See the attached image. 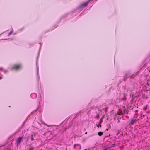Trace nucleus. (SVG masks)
<instances>
[{
    "label": "nucleus",
    "instance_id": "obj_7",
    "mask_svg": "<svg viewBox=\"0 0 150 150\" xmlns=\"http://www.w3.org/2000/svg\"><path fill=\"white\" fill-rule=\"evenodd\" d=\"M33 148L32 147H31L29 148V150H33Z\"/></svg>",
    "mask_w": 150,
    "mask_h": 150
},
{
    "label": "nucleus",
    "instance_id": "obj_8",
    "mask_svg": "<svg viewBox=\"0 0 150 150\" xmlns=\"http://www.w3.org/2000/svg\"><path fill=\"white\" fill-rule=\"evenodd\" d=\"M12 31H11L10 33L8 34V35L9 36L12 33Z\"/></svg>",
    "mask_w": 150,
    "mask_h": 150
},
{
    "label": "nucleus",
    "instance_id": "obj_9",
    "mask_svg": "<svg viewBox=\"0 0 150 150\" xmlns=\"http://www.w3.org/2000/svg\"><path fill=\"white\" fill-rule=\"evenodd\" d=\"M33 139H33V136H32V137L31 138V140H33Z\"/></svg>",
    "mask_w": 150,
    "mask_h": 150
},
{
    "label": "nucleus",
    "instance_id": "obj_5",
    "mask_svg": "<svg viewBox=\"0 0 150 150\" xmlns=\"http://www.w3.org/2000/svg\"><path fill=\"white\" fill-rule=\"evenodd\" d=\"M102 134L103 132H100L98 133V135L100 136L102 135Z\"/></svg>",
    "mask_w": 150,
    "mask_h": 150
},
{
    "label": "nucleus",
    "instance_id": "obj_10",
    "mask_svg": "<svg viewBox=\"0 0 150 150\" xmlns=\"http://www.w3.org/2000/svg\"><path fill=\"white\" fill-rule=\"evenodd\" d=\"M33 95H35V96H36V95L34 93V94H33L31 95V96H32Z\"/></svg>",
    "mask_w": 150,
    "mask_h": 150
},
{
    "label": "nucleus",
    "instance_id": "obj_4",
    "mask_svg": "<svg viewBox=\"0 0 150 150\" xmlns=\"http://www.w3.org/2000/svg\"><path fill=\"white\" fill-rule=\"evenodd\" d=\"M20 67V66L19 65H16L13 68L15 69H18Z\"/></svg>",
    "mask_w": 150,
    "mask_h": 150
},
{
    "label": "nucleus",
    "instance_id": "obj_12",
    "mask_svg": "<svg viewBox=\"0 0 150 150\" xmlns=\"http://www.w3.org/2000/svg\"><path fill=\"white\" fill-rule=\"evenodd\" d=\"M7 71H4V72L5 73H6V72H7Z\"/></svg>",
    "mask_w": 150,
    "mask_h": 150
},
{
    "label": "nucleus",
    "instance_id": "obj_16",
    "mask_svg": "<svg viewBox=\"0 0 150 150\" xmlns=\"http://www.w3.org/2000/svg\"><path fill=\"white\" fill-rule=\"evenodd\" d=\"M2 79V78L0 76V79Z\"/></svg>",
    "mask_w": 150,
    "mask_h": 150
},
{
    "label": "nucleus",
    "instance_id": "obj_15",
    "mask_svg": "<svg viewBox=\"0 0 150 150\" xmlns=\"http://www.w3.org/2000/svg\"><path fill=\"white\" fill-rule=\"evenodd\" d=\"M106 149H103V150H106Z\"/></svg>",
    "mask_w": 150,
    "mask_h": 150
},
{
    "label": "nucleus",
    "instance_id": "obj_6",
    "mask_svg": "<svg viewBox=\"0 0 150 150\" xmlns=\"http://www.w3.org/2000/svg\"><path fill=\"white\" fill-rule=\"evenodd\" d=\"M107 109H108V107H106L104 109L105 112L106 113L107 112Z\"/></svg>",
    "mask_w": 150,
    "mask_h": 150
},
{
    "label": "nucleus",
    "instance_id": "obj_14",
    "mask_svg": "<svg viewBox=\"0 0 150 150\" xmlns=\"http://www.w3.org/2000/svg\"><path fill=\"white\" fill-rule=\"evenodd\" d=\"M0 70H3V69L2 68H0Z\"/></svg>",
    "mask_w": 150,
    "mask_h": 150
},
{
    "label": "nucleus",
    "instance_id": "obj_1",
    "mask_svg": "<svg viewBox=\"0 0 150 150\" xmlns=\"http://www.w3.org/2000/svg\"><path fill=\"white\" fill-rule=\"evenodd\" d=\"M136 118H133L130 121V123L132 125L135 123L137 121Z\"/></svg>",
    "mask_w": 150,
    "mask_h": 150
},
{
    "label": "nucleus",
    "instance_id": "obj_3",
    "mask_svg": "<svg viewBox=\"0 0 150 150\" xmlns=\"http://www.w3.org/2000/svg\"><path fill=\"white\" fill-rule=\"evenodd\" d=\"M88 2H85L82 4L81 5V6L83 7H85L88 5Z\"/></svg>",
    "mask_w": 150,
    "mask_h": 150
},
{
    "label": "nucleus",
    "instance_id": "obj_17",
    "mask_svg": "<svg viewBox=\"0 0 150 150\" xmlns=\"http://www.w3.org/2000/svg\"><path fill=\"white\" fill-rule=\"evenodd\" d=\"M87 133V132H86L85 134H86Z\"/></svg>",
    "mask_w": 150,
    "mask_h": 150
},
{
    "label": "nucleus",
    "instance_id": "obj_13",
    "mask_svg": "<svg viewBox=\"0 0 150 150\" xmlns=\"http://www.w3.org/2000/svg\"><path fill=\"white\" fill-rule=\"evenodd\" d=\"M143 109H144V110H146V108H145V109H144V108Z\"/></svg>",
    "mask_w": 150,
    "mask_h": 150
},
{
    "label": "nucleus",
    "instance_id": "obj_11",
    "mask_svg": "<svg viewBox=\"0 0 150 150\" xmlns=\"http://www.w3.org/2000/svg\"><path fill=\"white\" fill-rule=\"evenodd\" d=\"M76 144H75L74 146V147L75 148V147L76 146Z\"/></svg>",
    "mask_w": 150,
    "mask_h": 150
},
{
    "label": "nucleus",
    "instance_id": "obj_2",
    "mask_svg": "<svg viewBox=\"0 0 150 150\" xmlns=\"http://www.w3.org/2000/svg\"><path fill=\"white\" fill-rule=\"evenodd\" d=\"M22 138H23V137H20L17 140V145H18V144H19L20 143Z\"/></svg>",
    "mask_w": 150,
    "mask_h": 150
}]
</instances>
